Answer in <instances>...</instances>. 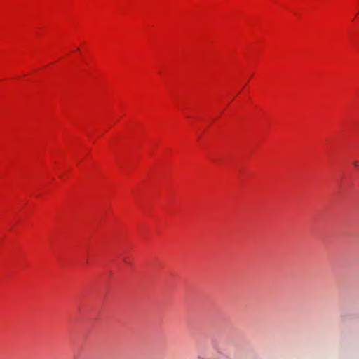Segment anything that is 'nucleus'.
<instances>
[{"mask_svg":"<svg viewBox=\"0 0 359 359\" xmlns=\"http://www.w3.org/2000/svg\"><path fill=\"white\" fill-rule=\"evenodd\" d=\"M353 164H354V165H355V166H356V167L359 165L358 162H357V161H355V162L353 163Z\"/></svg>","mask_w":359,"mask_h":359,"instance_id":"f257e3e1","label":"nucleus"},{"mask_svg":"<svg viewBox=\"0 0 359 359\" xmlns=\"http://www.w3.org/2000/svg\"><path fill=\"white\" fill-rule=\"evenodd\" d=\"M123 261H124L125 262H126V263L128 262V260H127L126 257H124V258H123Z\"/></svg>","mask_w":359,"mask_h":359,"instance_id":"f03ea898","label":"nucleus"}]
</instances>
